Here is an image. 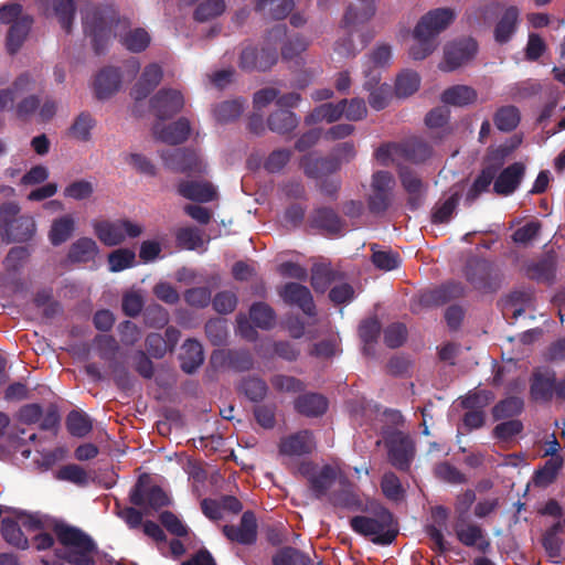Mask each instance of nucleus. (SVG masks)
I'll use <instances>...</instances> for the list:
<instances>
[{
  "instance_id": "nucleus-12",
  "label": "nucleus",
  "mask_w": 565,
  "mask_h": 565,
  "mask_svg": "<svg viewBox=\"0 0 565 565\" xmlns=\"http://www.w3.org/2000/svg\"><path fill=\"white\" fill-rule=\"evenodd\" d=\"M556 396V372L537 367L530 376V397L535 403H550Z\"/></svg>"
},
{
  "instance_id": "nucleus-11",
  "label": "nucleus",
  "mask_w": 565,
  "mask_h": 565,
  "mask_svg": "<svg viewBox=\"0 0 565 565\" xmlns=\"http://www.w3.org/2000/svg\"><path fill=\"white\" fill-rule=\"evenodd\" d=\"M477 51L478 43L472 38L450 42L444 49V60L439 68L444 72H454L473 58Z\"/></svg>"
},
{
  "instance_id": "nucleus-35",
  "label": "nucleus",
  "mask_w": 565,
  "mask_h": 565,
  "mask_svg": "<svg viewBox=\"0 0 565 565\" xmlns=\"http://www.w3.org/2000/svg\"><path fill=\"white\" fill-rule=\"evenodd\" d=\"M330 503L335 508L349 511H365L363 502L359 494L353 490L352 484L348 483L329 495Z\"/></svg>"
},
{
  "instance_id": "nucleus-34",
  "label": "nucleus",
  "mask_w": 565,
  "mask_h": 565,
  "mask_svg": "<svg viewBox=\"0 0 565 565\" xmlns=\"http://www.w3.org/2000/svg\"><path fill=\"white\" fill-rule=\"evenodd\" d=\"M525 274L532 280L552 284L556 274L555 257L546 255L540 260L526 265Z\"/></svg>"
},
{
  "instance_id": "nucleus-40",
  "label": "nucleus",
  "mask_w": 565,
  "mask_h": 565,
  "mask_svg": "<svg viewBox=\"0 0 565 565\" xmlns=\"http://www.w3.org/2000/svg\"><path fill=\"white\" fill-rule=\"evenodd\" d=\"M399 153L408 161L420 163L431 156V147L419 138H412L399 145Z\"/></svg>"
},
{
  "instance_id": "nucleus-14",
  "label": "nucleus",
  "mask_w": 565,
  "mask_h": 565,
  "mask_svg": "<svg viewBox=\"0 0 565 565\" xmlns=\"http://www.w3.org/2000/svg\"><path fill=\"white\" fill-rule=\"evenodd\" d=\"M184 107L182 93L173 88H161L150 99V109L158 119L172 118Z\"/></svg>"
},
{
  "instance_id": "nucleus-58",
  "label": "nucleus",
  "mask_w": 565,
  "mask_h": 565,
  "mask_svg": "<svg viewBox=\"0 0 565 565\" xmlns=\"http://www.w3.org/2000/svg\"><path fill=\"white\" fill-rule=\"evenodd\" d=\"M381 490L386 499L394 502L401 501L405 494L399 478L393 471H387L382 476Z\"/></svg>"
},
{
  "instance_id": "nucleus-62",
  "label": "nucleus",
  "mask_w": 565,
  "mask_h": 565,
  "mask_svg": "<svg viewBox=\"0 0 565 565\" xmlns=\"http://www.w3.org/2000/svg\"><path fill=\"white\" fill-rule=\"evenodd\" d=\"M53 9L61 26L66 33H71L75 15L74 0H53Z\"/></svg>"
},
{
  "instance_id": "nucleus-25",
  "label": "nucleus",
  "mask_w": 565,
  "mask_h": 565,
  "mask_svg": "<svg viewBox=\"0 0 565 565\" xmlns=\"http://www.w3.org/2000/svg\"><path fill=\"white\" fill-rule=\"evenodd\" d=\"M121 85V73L119 68L108 66L103 68L95 78L94 89L98 99H107L114 95Z\"/></svg>"
},
{
  "instance_id": "nucleus-27",
  "label": "nucleus",
  "mask_w": 565,
  "mask_h": 565,
  "mask_svg": "<svg viewBox=\"0 0 565 565\" xmlns=\"http://www.w3.org/2000/svg\"><path fill=\"white\" fill-rule=\"evenodd\" d=\"M520 22V11L515 6L504 9L494 26V40L499 44L508 43L516 32Z\"/></svg>"
},
{
  "instance_id": "nucleus-8",
  "label": "nucleus",
  "mask_w": 565,
  "mask_h": 565,
  "mask_svg": "<svg viewBox=\"0 0 565 565\" xmlns=\"http://www.w3.org/2000/svg\"><path fill=\"white\" fill-rule=\"evenodd\" d=\"M142 231L141 225L129 220L100 221L94 224L95 235L105 246H118L126 237L140 236Z\"/></svg>"
},
{
  "instance_id": "nucleus-41",
  "label": "nucleus",
  "mask_w": 565,
  "mask_h": 565,
  "mask_svg": "<svg viewBox=\"0 0 565 565\" xmlns=\"http://www.w3.org/2000/svg\"><path fill=\"white\" fill-rule=\"evenodd\" d=\"M520 120V110L514 105L501 106L493 114V124L502 132L513 131L519 126Z\"/></svg>"
},
{
  "instance_id": "nucleus-64",
  "label": "nucleus",
  "mask_w": 565,
  "mask_h": 565,
  "mask_svg": "<svg viewBox=\"0 0 565 565\" xmlns=\"http://www.w3.org/2000/svg\"><path fill=\"white\" fill-rule=\"evenodd\" d=\"M224 11V0H205L194 10V19L199 22H205L221 15Z\"/></svg>"
},
{
  "instance_id": "nucleus-56",
  "label": "nucleus",
  "mask_w": 565,
  "mask_h": 565,
  "mask_svg": "<svg viewBox=\"0 0 565 565\" xmlns=\"http://www.w3.org/2000/svg\"><path fill=\"white\" fill-rule=\"evenodd\" d=\"M420 85V77L414 71H403L395 82V94L397 97H408L416 93Z\"/></svg>"
},
{
  "instance_id": "nucleus-10",
  "label": "nucleus",
  "mask_w": 565,
  "mask_h": 565,
  "mask_svg": "<svg viewBox=\"0 0 565 565\" xmlns=\"http://www.w3.org/2000/svg\"><path fill=\"white\" fill-rule=\"evenodd\" d=\"M278 60L276 47H262L260 50L247 44L238 56V67L246 73L267 72Z\"/></svg>"
},
{
  "instance_id": "nucleus-7",
  "label": "nucleus",
  "mask_w": 565,
  "mask_h": 565,
  "mask_svg": "<svg viewBox=\"0 0 565 565\" xmlns=\"http://www.w3.org/2000/svg\"><path fill=\"white\" fill-rule=\"evenodd\" d=\"M370 186L371 193L366 199L369 211L374 215H382L393 202L394 175L390 171L379 170L372 174Z\"/></svg>"
},
{
  "instance_id": "nucleus-5",
  "label": "nucleus",
  "mask_w": 565,
  "mask_h": 565,
  "mask_svg": "<svg viewBox=\"0 0 565 565\" xmlns=\"http://www.w3.org/2000/svg\"><path fill=\"white\" fill-rule=\"evenodd\" d=\"M463 274L472 288L483 294L497 292L502 286L503 274L492 262L484 258L468 259Z\"/></svg>"
},
{
  "instance_id": "nucleus-46",
  "label": "nucleus",
  "mask_w": 565,
  "mask_h": 565,
  "mask_svg": "<svg viewBox=\"0 0 565 565\" xmlns=\"http://www.w3.org/2000/svg\"><path fill=\"white\" fill-rule=\"evenodd\" d=\"M1 535L8 544L19 550H25L29 547L28 537L22 532L18 522L10 518L2 519Z\"/></svg>"
},
{
  "instance_id": "nucleus-57",
  "label": "nucleus",
  "mask_w": 565,
  "mask_h": 565,
  "mask_svg": "<svg viewBox=\"0 0 565 565\" xmlns=\"http://www.w3.org/2000/svg\"><path fill=\"white\" fill-rule=\"evenodd\" d=\"M334 278V271L324 264H316L311 269V286L316 292H326Z\"/></svg>"
},
{
  "instance_id": "nucleus-49",
  "label": "nucleus",
  "mask_w": 565,
  "mask_h": 565,
  "mask_svg": "<svg viewBox=\"0 0 565 565\" xmlns=\"http://www.w3.org/2000/svg\"><path fill=\"white\" fill-rule=\"evenodd\" d=\"M238 392L244 394L250 402H262L268 392L266 382L256 376L244 377L239 385Z\"/></svg>"
},
{
  "instance_id": "nucleus-31",
  "label": "nucleus",
  "mask_w": 565,
  "mask_h": 565,
  "mask_svg": "<svg viewBox=\"0 0 565 565\" xmlns=\"http://www.w3.org/2000/svg\"><path fill=\"white\" fill-rule=\"evenodd\" d=\"M461 521H458L455 525V532L458 541L465 546L477 548L486 553L490 548V541L483 537L482 529L477 524L461 525Z\"/></svg>"
},
{
  "instance_id": "nucleus-24",
  "label": "nucleus",
  "mask_w": 565,
  "mask_h": 565,
  "mask_svg": "<svg viewBox=\"0 0 565 565\" xmlns=\"http://www.w3.org/2000/svg\"><path fill=\"white\" fill-rule=\"evenodd\" d=\"M328 398L320 393L300 394L294 402L297 413L309 418L323 416L328 411Z\"/></svg>"
},
{
  "instance_id": "nucleus-30",
  "label": "nucleus",
  "mask_w": 565,
  "mask_h": 565,
  "mask_svg": "<svg viewBox=\"0 0 565 565\" xmlns=\"http://www.w3.org/2000/svg\"><path fill=\"white\" fill-rule=\"evenodd\" d=\"M99 253L97 243L90 237H79L68 248L67 260L72 264L94 262Z\"/></svg>"
},
{
  "instance_id": "nucleus-60",
  "label": "nucleus",
  "mask_w": 565,
  "mask_h": 565,
  "mask_svg": "<svg viewBox=\"0 0 565 565\" xmlns=\"http://www.w3.org/2000/svg\"><path fill=\"white\" fill-rule=\"evenodd\" d=\"M413 38L415 44L409 49V56L415 61H422L429 56L438 46L437 41L428 38L426 34L418 36L416 34V28L413 31Z\"/></svg>"
},
{
  "instance_id": "nucleus-26",
  "label": "nucleus",
  "mask_w": 565,
  "mask_h": 565,
  "mask_svg": "<svg viewBox=\"0 0 565 565\" xmlns=\"http://www.w3.org/2000/svg\"><path fill=\"white\" fill-rule=\"evenodd\" d=\"M178 193L191 201L206 203L213 201L216 195V189L207 181H181L178 184Z\"/></svg>"
},
{
  "instance_id": "nucleus-28",
  "label": "nucleus",
  "mask_w": 565,
  "mask_h": 565,
  "mask_svg": "<svg viewBox=\"0 0 565 565\" xmlns=\"http://www.w3.org/2000/svg\"><path fill=\"white\" fill-rule=\"evenodd\" d=\"M465 286L459 281H448L440 287L422 296V302L425 305L441 306L452 299L463 297Z\"/></svg>"
},
{
  "instance_id": "nucleus-38",
  "label": "nucleus",
  "mask_w": 565,
  "mask_h": 565,
  "mask_svg": "<svg viewBox=\"0 0 565 565\" xmlns=\"http://www.w3.org/2000/svg\"><path fill=\"white\" fill-rule=\"evenodd\" d=\"M348 100L342 99L338 103H324L317 106L306 118L308 124H317L321 121L334 122L339 120L343 114Z\"/></svg>"
},
{
  "instance_id": "nucleus-54",
  "label": "nucleus",
  "mask_w": 565,
  "mask_h": 565,
  "mask_svg": "<svg viewBox=\"0 0 565 565\" xmlns=\"http://www.w3.org/2000/svg\"><path fill=\"white\" fill-rule=\"evenodd\" d=\"M497 174V169L494 167H486L481 170V172L475 179L472 185L467 192L466 201L473 202L478 199V196L486 192L490 184L492 183L494 177Z\"/></svg>"
},
{
  "instance_id": "nucleus-32",
  "label": "nucleus",
  "mask_w": 565,
  "mask_h": 565,
  "mask_svg": "<svg viewBox=\"0 0 565 565\" xmlns=\"http://www.w3.org/2000/svg\"><path fill=\"white\" fill-rule=\"evenodd\" d=\"M382 326L376 317L367 318L359 324V337L363 343L362 352L366 356L374 358L375 345L379 341Z\"/></svg>"
},
{
  "instance_id": "nucleus-51",
  "label": "nucleus",
  "mask_w": 565,
  "mask_h": 565,
  "mask_svg": "<svg viewBox=\"0 0 565 565\" xmlns=\"http://www.w3.org/2000/svg\"><path fill=\"white\" fill-rule=\"evenodd\" d=\"M67 431L78 438L87 436L93 429V423L88 415L83 412L72 411L66 417Z\"/></svg>"
},
{
  "instance_id": "nucleus-48",
  "label": "nucleus",
  "mask_w": 565,
  "mask_h": 565,
  "mask_svg": "<svg viewBox=\"0 0 565 565\" xmlns=\"http://www.w3.org/2000/svg\"><path fill=\"white\" fill-rule=\"evenodd\" d=\"M249 318L257 328L269 330L275 324L276 313L269 305L258 301L250 306Z\"/></svg>"
},
{
  "instance_id": "nucleus-18",
  "label": "nucleus",
  "mask_w": 565,
  "mask_h": 565,
  "mask_svg": "<svg viewBox=\"0 0 565 565\" xmlns=\"http://www.w3.org/2000/svg\"><path fill=\"white\" fill-rule=\"evenodd\" d=\"M309 225L327 235L337 236L342 234L345 221L332 207L320 206L311 212Z\"/></svg>"
},
{
  "instance_id": "nucleus-29",
  "label": "nucleus",
  "mask_w": 565,
  "mask_h": 565,
  "mask_svg": "<svg viewBox=\"0 0 565 565\" xmlns=\"http://www.w3.org/2000/svg\"><path fill=\"white\" fill-rule=\"evenodd\" d=\"M179 360L183 372L194 373L204 361L202 344L195 339H188L181 348Z\"/></svg>"
},
{
  "instance_id": "nucleus-17",
  "label": "nucleus",
  "mask_w": 565,
  "mask_h": 565,
  "mask_svg": "<svg viewBox=\"0 0 565 565\" xmlns=\"http://www.w3.org/2000/svg\"><path fill=\"white\" fill-rule=\"evenodd\" d=\"M281 299L290 306H297L308 317L317 315L316 305L308 287L298 282H287L279 289Z\"/></svg>"
},
{
  "instance_id": "nucleus-16",
  "label": "nucleus",
  "mask_w": 565,
  "mask_h": 565,
  "mask_svg": "<svg viewBox=\"0 0 565 565\" xmlns=\"http://www.w3.org/2000/svg\"><path fill=\"white\" fill-rule=\"evenodd\" d=\"M401 184L408 194L406 206L409 211H417L425 201L427 184L412 169L403 167L398 171Z\"/></svg>"
},
{
  "instance_id": "nucleus-20",
  "label": "nucleus",
  "mask_w": 565,
  "mask_h": 565,
  "mask_svg": "<svg viewBox=\"0 0 565 565\" xmlns=\"http://www.w3.org/2000/svg\"><path fill=\"white\" fill-rule=\"evenodd\" d=\"M300 167L305 174L310 179H322L340 170V160L330 157L303 156L300 160Z\"/></svg>"
},
{
  "instance_id": "nucleus-53",
  "label": "nucleus",
  "mask_w": 565,
  "mask_h": 565,
  "mask_svg": "<svg viewBox=\"0 0 565 565\" xmlns=\"http://www.w3.org/2000/svg\"><path fill=\"white\" fill-rule=\"evenodd\" d=\"M243 113V103L238 99L225 100L216 104L213 115L217 122L227 124L236 120Z\"/></svg>"
},
{
  "instance_id": "nucleus-3",
  "label": "nucleus",
  "mask_w": 565,
  "mask_h": 565,
  "mask_svg": "<svg viewBox=\"0 0 565 565\" xmlns=\"http://www.w3.org/2000/svg\"><path fill=\"white\" fill-rule=\"evenodd\" d=\"M113 20L114 11L110 7L87 2L82 9L84 33L92 38L97 55L103 54L108 46Z\"/></svg>"
},
{
  "instance_id": "nucleus-61",
  "label": "nucleus",
  "mask_w": 565,
  "mask_h": 565,
  "mask_svg": "<svg viewBox=\"0 0 565 565\" xmlns=\"http://www.w3.org/2000/svg\"><path fill=\"white\" fill-rule=\"evenodd\" d=\"M31 77L28 74L20 75L9 89L0 90V110L12 103L20 94L31 88Z\"/></svg>"
},
{
  "instance_id": "nucleus-2",
  "label": "nucleus",
  "mask_w": 565,
  "mask_h": 565,
  "mask_svg": "<svg viewBox=\"0 0 565 565\" xmlns=\"http://www.w3.org/2000/svg\"><path fill=\"white\" fill-rule=\"evenodd\" d=\"M54 534L63 548H56L57 558L70 565H95L98 552L96 542L83 530L65 523L53 527Z\"/></svg>"
},
{
  "instance_id": "nucleus-19",
  "label": "nucleus",
  "mask_w": 565,
  "mask_h": 565,
  "mask_svg": "<svg viewBox=\"0 0 565 565\" xmlns=\"http://www.w3.org/2000/svg\"><path fill=\"white\" fill-rule=\"evenodd\" d=\"M315 447L312 431L302 429L280 440L279 454L287 457H300L311 454Z\"/></svg>"
},
{
  "instance_id": "nucleus-50",
  "label": "nucleus",
  "mask_w": 565,
  "mask_h": 565,
  "mask_svg": "<svg viewBox=\"0 0 565 565\" xmlns=\"http://www.w3.org/2000/svg\"><path fill=\"white\" fill-rule=\"evenodd\" d=\"M524 408L523 399L518 396H510L498 402L492 408L494 420L512 418L522 413Z\"/></svg>"
},
{
  "instance_id": "nucleus-4",
  "label": "nucleus",
  "mask_w": 565,
  "mask_h": 565,
  "mask_svg": "<svg viewBox=\"0 0 565 565\" xmlns=\"http://www.w3.org/2000/svg\"><path fill=\"white\" fill-rule=\"evenodd\" d=\"M387 461L401 472H408L416 456V445L409 434L392 428L384 433Z\"/></svg>"
},
{
  "instance_id": "nucleus-36",
  "label": "nucleus",
  "mask_w": 565,
  "mask_h": 565,
  "mask_svg": "<svg viewBox=\"0 0 565 565\" xmlns=\"http://www.w3.org/2000/svg\"><path fill=\"white\" fill-rule=\"evenodd\" d=\"M299 125V117L289 109H277L267 118L269 130L278 135H289Z\"/></svg>"
},
{
  "instance_id": "nucleus-23",
  "label": "nucleus",
  "mask_w": 565,
  "mask_h": 565,
  "mask_svg": "<svg viewBox=\"0 0 565 565\" xmlns=\"http://www.w3.org/2000/svg\"><path fill=\"white\" fill-rule=\"evenodd\" d=\"M163 72L160 65L152 63L145 67L140 78L131 88L130 95L136 102L143 100L160 84Z\"/></svg>"
},
{
  "instance_id": "nucleus-1",
  "label": "nucleus",
  "mask_w": 565,
  "mask_h": 565,
  "mask_svg": "<svg viewBox=\"0 0 565 565\" xmlns=\"http://www.w3.org/2000/svg\"><path fill=\"white\" fill-rule=\"evenodd\" d=\"M369 515H355L350 520V526L356 534L367 537L376 545L392 544L398 533L399 525L395 515L383 504L372 503L365 509Z\"/></svg>"
},
{
  "instance_id": "nucleus-22",
  "label": "nucleus",
  "mask_w": 565,
  "mask_h": 565,
  "mask_svg": "<svg viewBox=\"0 0 565 565\" xmlns=\"http://www.w3.org/2000/svg\"><path fill=\"white\" fill-rule=\"evenodd\" d=\"M525 173V167L522 162H514L504 168L497 177L493 191L499 195L508 196L512 194L520 185Z\"/></svg>"
},
{
  "instance_id": "nucleus-21",
  "label": "nucleus",
  "mask_w": 565,
  "mask_h": 565,
  "mask_svg": "<svg viewBox=\"0 0 565 565\" xmlns=\"http://www.w3.org/2000/svg\"><path fill=\"white\" fill-rule=\"evenodd\" d=\"M156 138L164 143L177 146L188 140L191 134V124L188 118L180 117L172 124L153 127Z\"/></svg>"
},
{
  "instance_id": "nucleus-9",
  "label": "nucleus",
  "mask_w": 565,
  "mask_h": 565,
  "mask_svg": "<svg viewBox=\"0 0 565 565\" xmlns=\"http://www.w3.org/2000/svg\"><path fill=\"white\" fill-rule=\"evenodd\" d=\"M148 476L139 477L136 484L129 493L130 502L143 509L159 511L160 509L170 505L171 501L163 489L158 484H148L145 480Z\"/></svg>"
},
{
  "instance_id": "nucleus-13",
  "label": "nucleus",
  "mask_w": 565,
  "mask_h": 565,
  "mask_svg": "<svg viewBox=\"0 0 565 565\" xmlns=\"http://www.w3.org/2000/svg\"><path fill=\"white\" fill-rule=\"evenodd\" d=\"M456 15L452 9L437 8L424 14L416 24V34L437 41V36L445 31L455 20Z\"/></svg>"
},
{
  "instance_id": "nucleus-39",
  "label": "nucleus",
  "mask_w": 565,
  "mask_h": 565,
  "mask_svg": "<svg viewBox=\"0 0 565 565\" xmlns=\"http://www.w3.org/2000/svg\"><path fill=\"white\" fill-rule=\"evenodd\" d=\"M478 94L475 88L468 85H454L445 89L441 100L446 105L463 107L477 100Z\"/></svg>"
},
{
  "instance_id": "nucleus-43",
  "label": "nucleus",
  "mask_w": 565,
  "mask_h": 565,
  "mask_svg": "<svg viewBox=\"0 0 565 565\" xmlns=\"http://www.w3.org/2000/svg\"><path fill=\"white\" fill-rule=\"evenodd\" d=\"M273 565H315L313 561L305 552L292 547H280L271 558Z\"/></svg>"
},
{
  "instance_id": "nucleus-52",
  "label": "nucleus",
  "mask_w": 565,
  "mask_h": 565,
  "mask_svg": "<svg viewBox=\"0 0 565 565\" xmlns=\"http://www.w3.org/2000/svg\"><path fill=\"white\" fill-rule=\"evenodd\" d=\"M108 269L119 273L136 265V253L130 248H117L107 256Z\"/></svg>"
},
{
  "instance_id": "nucleus-37",
  "label": "nucleus",
  "mask_w": 565,
  "mask_h": 565,
  "mask_svg": "<svg viewBox=\"0 0 565 565\" xmlns=\"http://www.w3.org/2000/svg\"><path fill=\"white\" fill-rule=\"evenodd\" d=\"M33 17L25 15L17 23L10 25V29L7 34V50L13 55L15 54L21 46L23 45L32 25H33Z\"/></svg>"
},
{
  "instance_id": "nucleus-55",
  "label": "nucleus",
  "mask_w": 565,
  "mask_h": 565,
  "mask_svg": "<svg viewBox=\"0 0 565 565\" xmlns=\"http://www.w3.org/2000/svg\"><path fill=\"white\" fill-rule=\"evenodd\" d=\"M363 8L356 10L353 6H350L343 17L344 26L349 28L360 23H365L375 14V4L372 0H361Z\"/></svg>"
},
{
  "instance_id": "nucleus-45",
  "label": "nucleus",
  "mask_w": 565,
  "mask_h": 565,
  "mask_svg": "<svg viewBox=\"0 0 565 565\" xmlns=\"http://www.w3.org/2000/svg\"><path fill=\"white\" fill-rule=\"evenodd\" d=\"M563 463L564 458L562 456L547 459L544 466L537 469L534 473L533 481L535 486L545 488L553 483L556 480Z\"/></svg>"
},
{
  "instance_id": "nucleus-63",
  "label": "nucleus",
  "mask_w": 565,
  "mask_h": 565,
  "mask_svg": "<svg viewBox=\"0 0 565 565\" xmlns=\"http://www.w3.org/2000/svg\"><path fill=\"white\" fill-rule=\"evenodd\" d=\"M205 334L209 341L215 345H224L227 341L228 329L224 319H211L205 323Z\"/></svg>"
},
{
  "instance_id": "nucleus-59",
  "label": "nucleus",
  "mask_w": 565,
  "mask_h": 565,
  "mask_svg": "<svg viewBox=\"0 0 565 565\" xmlns=\"http://www.w3.org/2000/svg\"><path fill=\"white\" fill-rule=\"evenodd\" d=\"M122 45L130 52L139 53L150 44L149 33L141 28L130 30L121 38Z\"/></svg>"
},
{
  "instance_id": "nucleus-47",
  "label": "nucleus",
  "mask_w": 565,
  "mask_h": 565,
  "mask_svg": "<svg viewBox=\"0 0 565 565\" xmlns=\"http://www.w3.org/2000/svg\"><path fill=\"white\" fill-rule=\"evenodd\" d=\"M460 201L459 192L452 193L444 202H437L431 211L430 221L433 224H446L455 214Z\"/></svg>"
},
{
  "instance_id": "nucleus-42",
  "label": "nucleus",
  "mask_w": 565,
  "mask_h": 565,
  "mask_svg": "<svg viewBox=\"0 0 565 565\" xmlns=\"http://www.w3.org/2000/svg\"><path fill=\"white\" fill-rule=\"evenodd\" d=\"M35 232V223L30 216H19L9 227L4 230L3 236L9 242H26Z\"/></svg>"
},
{
  "instance_id": "nucleus-15",
  "label": "nucleus",
  "mask_w": 565,
  "mask_h": 565,
  "mask_svg": "<svg viewBox=\"0 0 565 565\" xmlns=\"http://www.w3.org/2000/svg\"><path fill=\"white\" fill-rule=\"evenodd\" d=\"M224 536L241 545H253L257 541V520L250 510L242 514L238 525L225 524L222 527Z\"/></svg>"
},
{
  "instance_id": "nucleus-33",
  "label": "nucleus",
  "mask_w": 565,
  "mask_h": 565,
  "mask_svg": "<svg viewBox=\"0 0 565 565\" xmlns=\"http://www.w3.org/2000/svg\"><path fill=\"white\" fill-rule=\"evenodd\" d=\"M337 476L338 472L334 467L324 465L313 475V477H310L308 487L313 497L318 500L326 497L328 491L335 482Z\"/></svg>"
},
{
  "instance_id": "nucleus-6",
  "label": "nucleus",
  "mask_w": 565,
  "mask_h": 565,
  "mask_svg": "<svg viewBox=\"0 0 565 565\" xmlns=\"http://www.w3.org/2000/svg\"><path fill=\"white\" fill-rule=\"evenodd\" d=\"M163 166L179 173L202 175L206 173V164L200 154L190 148H177L159 151Z\"/></svg>"
},
{
  "instance_id": "nucleus-44",
  "label": "nucleus",
  "mask_w": 565,
  "mask_h": 565,
  "mask_svg": "<svg viewBox=\"0 0 565 565\" xmlns=\"http://www.w3.org/2000/svg\"><path fill=\"white\" fill-rule=\"evenodd\" d=\"M75 230V221L71 215H64L53 221L49 233L50 242L53 246H60L65 243Z\"/></svg>"
}]
</instances>
